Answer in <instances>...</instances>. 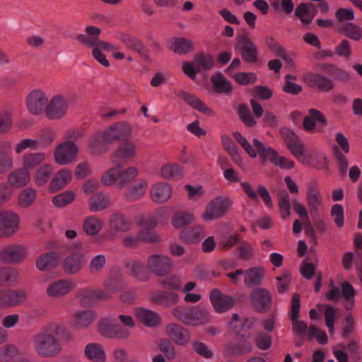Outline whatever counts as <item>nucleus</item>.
<instances>
[{"mask_svg":"<svg viewBox=\"0 0 362 362\" xmlns=\"http://www.w3.org/2000/svg\"><path fill=\"white\" fill-rule=\"evenodd\" d=\"M83 264L84 255L81 252L70 254L62 262L64 271L69 274L78 273L83 268Z\"/></svg>","mask_w":362,"mask_h":362,"instance_id":"28","label":"nucleus"},{"mask_svg":"<svg viewBox=\"0 0 362 362\" xmlns=\"http://www.w3.org/2000/svg\"><path fill=\"white\" fill-rule=\"evenodd\" d=\"M169 49L177 54H186L194 49V42L185 37H177L173 40Z\"/></svg>","mask_w":362,"mask_h":362,"instance_id":"42","label":"nucleus"},{"mask_svg":"<svg viewBox=\"0 0 362 362\" xmlns=\"http://www.w3.org/2000/svg\"><path fill=\"white\" fill-rule=\"evenodd\" d=\"M139 174L136 167H129L123 170L120 166L112 168L105 173L101 177V182L106 186L115 185L118 188L124 187Z\"/></svg>","mask_w":362,"mask_h":362,"instance_id":"4","label":"nucleus"},{"mask_svg":"<svg viewBox=\"0 0 362 362\" xmlns=\"http://www.w3.org/2000/svg\"><path fill=\"white\" fill-rule=\"evenodd\" d=\"M72 173L70 170L63 169L57 172L49 186V192L54 193L64 188L71 181Z\"/></svg>","mask_w":362,"mask_h":362,"instance_id":"36","label":"nucleus"},{"mask_svg":"<svg viewBox=\"0 0 362 362\" xmlns=\"http://www.w3.org/2000/svg\"><path fill=\"white\" fill-rule=\"evenodd\" d=\"M150 193L151 197L154 202L163 203L170 198L172 188L167 183H157L151 187Z\"/></svg>","mask_w":362,"mask_h":362,"instance_id":"32","label":"nucleus"},{"mask_svg":"<svg viewBox=\"0 0 362 362\" xmlns=\"http://www.w3.org/2000/svg\"><path fill=\"white\" fill-rule=\"evenodd\" d=\"M84 354L88 358L94 362H105V353L99 344H87L84 349Z\"/></svg>","mask_w":362,"mask_h":362,"instance_id":"45","label":"nucleus"},{"mask_svg":"<svg viewBox=\"0 0 362 362\" xmlns=\"http://www.w3.org/2000/svg\"><path fill=\"white\" fill-rule=\"evenodd\" d=\"M194 220V216L186 211L175 213L172 217V225L175 228H181L192 223Z\"/></svg>","mask_w":362,"mask_h":362,"instance_id":"56","label":"nucleus"},{"mask_svg":"<svg viewBox=\"0 0 362 362\" xmlns=\"http://www.w3.org/2000/svg\"><path fill=\"white\" fill-rule=\"evenodd\" d=\"M120 40L127 47L137 52L145 61H150L148 50L140 39L129 34H123Z\"/></svg>","mask_w":362,"mask_h":362,"instance_id":"26","label":"nucleus"},{"mask_svg":"<svg viewBox=\"0 0 362 362\" xmlns=\"http://www.w3.org/2000/svg\"><path fill=\"white\" fill-rule=\"evenodd\" d=\"M344 298V306L346 310H350L354 305V297L356 295L355 289L348 281H344L341 284V291Z\"/></svg>","mask_w":362,"mask_h":362,"instance_id":"50","label":"nucleus"},{"mask_svg":"<svg viewBox=\"0 0 362 362\" xmlns=\"http://www.w3.org/2000/svg\"><path fill=\"white\" fill-rule=\"evenodd\" d=\"M48 99L39 90H34L30 92L27 98V107L29 112L35 115H38L45 110Z\"/></svg>","mask_w":362,"mask_h":362,"instance_id":"22","label":"nucleus"},{"mask_svg":"<svg viewBox=\"0 0 362 362\" xmlns=\"http://www.w3.org/2000/svg\"><path fill=\"white\" fill-rule=\"evenodd\" d=\"M265 271L260 267H255L245 272L244 283L249 288L258 286L262 284Z\"/></svg>","mask_w":362,"mask_h":362,"instance_id":"34","label":"nucleus"},{"mask_svg":"<svg viewBox=\"0 0 362 362\" xmlns=\"http://www.w3.org/2000/svg\"><path fill=\"white\" fill-rule=\"evenodd\" d=\"M161 175L165 179H180L182 177V168L177 164H166L161 169Z\"/></svg>","mask_w":362,"mask_h":362,"instance_id":"58","label":"nucleus"},{"mask_svg":"<svg viewBox=\"0 0 362 362\" xmlns=\"http://www.w3.org/2000/svg\"><path fill=\"white\" fill-rule=\"evenodd\" d=\"M59 254L49 252L40 255L36 260V267L40 271H48L54 268L59 262Z\"/></svg>","mask_w":362,"mask_h":362,"instance_id":"35","label":"nucleus"},{"mask_svg":"<svg viewBox=\"0 0 362 362\" xmlns=\"http://www.w3.org/2000/svg\"><path fill=\"white\" fill-rule=\"evenodd\" d=\"M28 298L24 289H0V308H10L18 307Z\"/></svg>","mask_w":362,"mask_h":362,"instance_id":"9","label":"nucleus"},{"mask_svg":"<svg viewBox=\"0 0 362 362\" xmlns=\"http://www.w3.org/2000/svg\"><path fill=\"white\" fill-rule=\"evenodd\" d=\"M229 326L231 332L237 335L245 338L250 337V335H247L246 332L250 329V322L248 320L241 322L238 313L233 314L232 320L230 322Z\"/></svg>","mask_w":362,"mask_h":362,"instance_id":"41","label":"nucleus"},{"mask_svg":"<svg viewBox=\"0 0 362 362\" xmlns=\"http://www.w3.org/2000/svg\"><path fill=\"white\" fill-rule=\"evenodd\" d=\"M193 64L199 72L209 71L214 67V58L211 54L201 52L194 57Z\"/></svg>","mask_w":362,"mask_h":362,"instance_id":"48","label":"nucleus"},{"mask_svg":"<svg viewBox=\"0 0 362 362\" xmlns=\"http://www.w3.org/2000/svg\"><path fill=\"white\" fill-rule=\"evenodd\" d=\"M210 301L218 313H223L230 310L235 303L233 297L223 294L219 289L214 288L210 293Z\"/></svg>","mask_w":362,"mask_h":362,"instance_id":"17","label":"nucleus"},{"mask_svg":"<svg viewBox=\"0 0 362 362\" xmlns=\"http://www.w3.org/2000/svg\"><path fill=\"white\" fill-rule=\"evenodd\" d=\"M68 109L67 100L62 95H56L52 98L45 109L46 116L50 119L62 118Z\"/></svg>","mask_w":362,"mask_h":362,"instance_id":"19","label":"nucleus"},{"mask_svg":"<svg viewBox=\"0 0 362 362\" xmlns=\"http://www.w3.org/2000/svg\"><path fill=\"white\" fill-rule=\"evenodd\" d=\"M148 188V183L144 179H138L124 192V197L128 202H135L141 199Z\"/></svg>","mask_w":362,"mask_h":362,"instance_id":"27","label":"nucleus"},{"mask_svg":"<svg viewBox=\"0 0 362 362\" xmlns=\"http://www.w3.org/2000/svg\"><path fill=\"white\" fill-rule=\"evenodd\" d=\"M280 134L286 148L296 158H298L305 151V145L301 139L291 129L284 127L280 129Z\"/></svg>","mask_w":362,"mask_h":362,"instance_id":"10","label":"nucleus"},{"mask_svg":"<svg viewBox=\"0 0 362 362\" xmlns=\"http://www.w3.org/2000/svg\"><path fill=\"white\" fill-rule=\"evenodd\" d=\"M175 95L183 100L186 103L190 105L192 108L201 112L206 115H214L213 110L206 107L205 104L195 95L189 94V93L177 90L175 91Z\"/></svg>","mask_w":362,"mask_h":362,"instance_id":"25","label":"nucleus"},{"mask_svg":"<svg viewBox=\"0 0 362 362\" xmlns=\"http://www.w3.org/2000/svg\"><path fill=\"white\" fill-rule=\"evenodd\" d=\"M76 288V283L72 280L62 279L52 281L47 288L46 293L52 298L66 296Z\"/></svg>","mask_w":362,"mask_h":362,"instance_id":"18","label":"nucleus"},{"mask_svg":"<svg viewBox=\"0 0 362 362\" xmlns=\"http://www.w3.org/2000/svg\"><path fill=\"white\" fill-rule=\"evenodd\" d=\"M45 159L46 155L45 153L39 152L26 154L23 158V169H26L29 172L30 170H33L42 164Z\"/></svg>","mask_w":362,"mask_h":362,"instance_id":"51","label":"nucleus"},{"mask_svg":"<svg viewBox=\"0 0 362 362\" xmlns=\"http://www.w3.org/2000/svg\"><path fill=\"white\" fill-rule=\"evenodd\" d=\"M18 278V272L8 267L0 268V285L12 286L17 282Z\"/></svg>","mask_w":362,"mask_h":362,"instance_id":"55","label":"nucleus"},{"mask_svg":"<svg viewBox=\"0 0 362 362\" xmlns=\"http://www.w3.org/2000/svg\"><path fill=\"white\" fill-rule=\"evenodd\" d=\"M132 275L141 281H147L149 278L146 267L139 262H134L129 264Z\"/></svg>","mask_w":362,"mask_h":362,"instance_id":"57","label":"nucleus"},{"mask_svg":"<svg viewBox=\"0 0 362 362\" xmlns=\"http://www.w3.org/2000/svg\"><path fill=\"white\" fill-rule=\"evenodd\" d=\"M252 143L263 163L269 160L272 164L281 169H292L294 167L295 163L292 160L280 156L276 151L272 147H266L258 139H253Z\"/></svg>","mask_w":362,"mask_h":362,"instance_id":"5","label":"nucleus"},{"mask_svg":"<svg viewBox=\"0 0 362 362\" xmlns=\"http://www.w3.org/2000/svg\"><path fill=\"white\" fill-rule=\"evenodd\" d=\"M135 314L138 320L148 327H157L161 322V317L157 313L146 308H137Z\"/></svg>","mask_w":362,"mask_h":362,"instance_id":"31","label":"nucleus"},{"mask_svg":"<svg viewBox=\"0 0 362 362\" xmlns=\"http://www.w3.org/2000/svg\"><path fill=\"white\" fill-rule=\"evenodd\" d=\"M173 315L186 325L198 326L210 321L208 311L200 306H177L173 309Z\"/></svg>","mask_w":362,"mask_h":362,"instance_id":"3","label":"nucleus"},{"mask_svg":"<svg viewBox=\"0 0 362 362\" xmlns=\"http://www.w3.org/2000/svg\"><path fill=\"white\" fill-rule=\"evenodd\" d=\"M75 197V194L72 191H66L54 196L52 202L56 207L62 208L71 203Z\"/></svg>","mask_w":362,"mask_h":362,"instance_id":"60","label":"nucleus"},{"mask_svg":"<svg viewBox=\"0 0 362 362\" xmlns=\"http://www.w3.org/2000/svg\"><path fill=\"white\" fill-rule=\"evenodd\" d=\"M49 329L57 337L60 336L64 342H69L74 339V334L62 324L51 322Z\"/></svg>","mask_w":362,"mask_h":362,"instance_id":"59","label":"nucleus"},{"mask_svg":"<svg viewBox=\"0 0 362 362\" xmlns=\"http://www.w3.org/2000/svg\"><path fill=\"white\" fill-rule=\"evenodd\" d=\"M306 195L310 215L317 216L322 205V197L319 189L315 185L310 186L308 189Z\"/></svg>","mask_w":362,"mask_h":362,"instance_id":"30","label":"nucleus"},{"mask_svg":"<svg viewBox=\"0 0 362 362\" xmlns=\"http://www.w3.org/2000/svg\"><path fill=\"white\" fill-rule=\"evenodd\" d=\"M296 159L303 165H308L317 169L325 168L328 163L325 153L318 151H313L312 153L303 152L302 155Z\"/></svg>","mask_w":362,"mask_h":362,"instance_id":"24","label":"nucleus"},{"mask_svg":"<svg viewBox=\"0 0 362 362\" xmlns=\"http://www.w3.org/2000/svg\"><path fill=\"white\" fill-rule=\"evenodd\" d=\"M52 173L53 169L50 164L45 163L40 166L34 175L36 185L42 186L46 184L50 180Z\"/></svg>","mask_w":362,"mask_h":362,"instance_id":"53","label":"nucleus"},{"mask_svg":"<svg viewBox=\"0 0 362 362\" xmlns=\"http://www.w3.org/2000/svg\"><path fill=\"white\" fill-rule=\"evenodd\" d=\"M151 300L155 303H158L166 307H170L178 302L179 297L178 295L175 293L168 291H157L152 295Z\"/></svg>","mask_w":362,"mask_h":362,"instance_id":"43","label":"nucleus"},{"mask_svg":"<svg viewBox=\"0 0 362 362\" xmlns=\"http://www.w3.org/2000/svg\"><path fill=\"white\" fill-rule=\"evenodd\" d=\"M276 280L279 293L284 294L288 291L291 284V273L288 271L284 270L281 276L276 277Z\"/></svg>","mask_w":362,"mask_h":362,"instance_id":"64","label":"nucleus"},{"mask_svg":"<svg viewBox=\"0 0 362 362\" xmlns=\"http://www.w3.org/2000/svg\"><path fill=\"white\" fill-rule=\"evenodd\" d=\"M20 218L12 211L0 213V238H9L15 234L19 228Z\"/></svg>","mask_w":362,"mask_h":362,"instance_id":"15","label":"nucleus"},{"mask_svg":"<svg viewBox=\"0 0 362 362\" xmlns=\"http://www.w3.org/2000/svg\"><path fill=\"white\" fill-rule=\"evenodd\" d=\"M159 350L170 360L176 356L175 349L172 341L168 339H160L157 344Z\"/></svg>","mask_w":362,"mask_h":362,"instance_id":"62","label":"nucleus"},{"mask_svg":"<svg viewBox=\"0 0 362 362\" xmlns=\"http://www.w3.org/2000/svg\"><path fill=\"white\" fill-rule=\"evenodd\" d=\"M233 136L250 157H257L258 153L257 149L255 147L253 148L240 132H235L233 133Z\"/></svg>","mask_w":362,"mask_h":362,"instance_id":"63","label":"nucleus"},{"mask_svg":"<svg viewBox=\"0 0 362 362\" xmlns=\"http://www.w3.org/2000/svg\"><path fill=\"white\" fill-rule=\"evenodd\" d=\"M110 228L116 233H124L130 229L131 221L120 213L113 214L109 219Z\"/></svg>","mask_w":362,"mask_h":362,"instance_id":"39","label":"nucleus"},{"mask_svg":"<svg viewBox=\"0 0 362 362\" xmlns=\"http://www.w3.org/2000/svg\"><path fill=\"white\" fill-rule=\"evenodd\" d=\"M232 205L231 200L225 196H218L211 200L202 214V218L204 221H211L221 218L230 209Z\"/></svg>","mask_w":362,"mask_h":362,"instance_id":"7","label":"nucleus"},{"mask_svg":"<svg viewBox=\"0 0 362 362\" xmlns=\"http://www.w3.org/2000/svg\"><path fill=\"white\" fill-rule=\"evenodd\" d=\"M167 335L178 346L187 345L191 339L189 331L177 323H170L165 327Z\"/></svg>","mask_w":362,"mask_h":362,"instance_id":"21","label":"nucleus"},{"mask_svg":"<svg viewBox=\"0 0 362 362\" xmlns=\"http://www.w3.org/2000/svg\"><path fill=\"white\" fill-rule=\"evenodd\" d=\"M235 49L238 52L243 60L248 64H254L258 58V49L256 45L246 35L237 37V44Z\"/></svg>","mask_w":362,"mask_h":362,"instance_id":"8","label":"nucleus"},{"mask_svg":"<svg viewBox=\"0 0 362 362\" xmlns=\"http://www.w3.org/2000/svg\"><path fill=\"white\" fill-rule=\"evenodd\" d=\"M278 206L281 217L287 218L291 214V203L288 193L286 190L279 191L278 193Z\"/></svg>","mask_w":362,"mask_h":362,"instance_id":"54","label":"nucleus"},{"mask_svg":"<svg viewBox=\"0 0 362 362\" xmlns=\"http://www.w3.org/2000/svg\"><path fill=\"white\" fill-rule=\"evenodd\" d=\"M148 269L158 276H164L170 273L173 263L170 257L161 255H152L148 258Z\"/></svg>","mask_w":362,"mask_h":362,"instance_id":"12","label":"nucleus"},{"mask_svg":"<svg viewBox=\"0 0 362 362\" xmlns=\"http://www.w3.org/2000/svg\"><path fill=\"white\" fill-rule=\"evenodd\" d=\"M320 71L329 77L316 73H308L305 75L306 83L313 88L321 92L328 93L334 88V81L347 82L350 79L349 74L335 64L322 63L319 65Z\"/></svg>","mask_w":362,"mask_h":362,"instance_id":"1","label":"nucleus"},{"mask_svg":"<svg viewBox=\"0 0 362 362\" xmlns=\"http://www.w3.org/2000/svg\"><path fill=\"white\" fill-rule=\"evenodd\" d=\"M95 318L93 310H84L76 313L74 315V327L75 328H85L88 327Z\"/></svg>","mask_w":362,"mask_h":362,"instance_id":"49","label":"nucleus"},{"mask_svg":"<svg viewBox=\"0 0 362 362\" xmlns=\"http://www.w3.org/2000/svg\"><path fill=\"white\" fill-rule=\"evenodd\" d=\"M107 142L105 141L104 132H98L93 134L89 139V148L92 153L95 155L102 154L107 150Z\"/></svg>","mask_w":362,"mask_h":362,"instance_id":"40","label":"nucleus"},{"mask_svg":"<svg viewBox=\"0 0 362 362\" xmlns=\"http://www.w3.org/2000/svg\"><path fill=\"white\" fill-rule=\"evenodd\" d=\"M78 153V147L73 141L59 144L54 151V158L57 163L66 165L73 161Z\"/></svg>","mask_w":362,"mask_h":362,"instance_id":"16","label":"nucleus"},{"mask_svg":"<svg viewBox=\"0 0 362 362\" xmlns=\"http://www.w3.org/2000/svg\"><path fill=\"white\" fill-rule=\"evenodd\" d=\"M132 134L131 126L124 122H116L104 131V139L107 144L127 139Z\"/></svg>","mask_w":362,"mask_h":362,"instance_id":"14","label":"nucleus"},{"mask_svg":"<svg viewBox=\"0 0 362 362\" xmlns=\"http://www.w3.org/2000/svg\"><path fill=\"white\" fill-rule=\"evenodd\" d=\"M316 122H320L323 126L327 124L326 117L320 110L314 108L310 109L308 115L303 119V127L306 132H313L316 125Z\"/></svg>","mask_w":362,"mask_h":362,"instance_id":"33","label":"nucleus"},{"mask_svg":"<svg viewBox=\"0 0 362 362\" xmlns=\"http://www.w3.org/2000/svg\"><path fill=\"white\" fill-rule=\"evenodd\" d=\"M110 204L109 194L103 192L94 193L88 199V206L91 211H100L107 208Z\"/></svg>","mask_w":362,"mask_h":362,"instance_id":"38","label":"nucleus"},{"mask_svg":"<svg viewBox=\"0 0 362 362\" xmlns=\"http://www.w3.org/2000/svg\"><path fill=\"white\" fill-rule=\"evenodd\" d=\"M50 327V323L47 324L33 337V349L42 358H54L62 351V344L54 333L49 329Z\"/></svg>","mask_w":362,"mask_h":362,"instance_id":"2","label":"nucleus"},{"mask_svg":"<svg viewBox=\"0 0 362 362\" xmlns=\"http://www.w3.org/2000/svg\"><path fill=\"white\" fill-rule=\"evenodd\" d=\"M8 180L11 187H22L28 183L30 173L23 168L16 170L9 175Z\"/></svg>","mask_w":362,"mask_h":362,"instance_id":"44","label":"nucleus"},{"mask_svg":"<svg viewBox=\"0 0 362 362\" xmlns=\"http://www.w3.org/2000/svg\"><path fill=\"white\" fill-rule=\"evenodd\" d=\"M86 34H78L76 40L86 47H96L100 50L112 52L119 49V47L112 45L105 41L100 40L99 35L101 33L100 28L88 25L85 29Z\"/></svg>","mask_w":362,"mask_h":362,"instance_id":"6","label":"nucleus"},{"mask_svg":"<svg viewBox=\"0 0 362 362\" xmlns=\"http://www.w3.org/2000/svg\"><path fill=\"white\" fill-rule=\"evenodd\" d=\"M211 81L215 92L217 93L228 94L233 89L231 83L220 72L213 75Z\"/></svg>","mask_w":362,"mask_h":362,"instance_id":"47","label":"nucleus"},{"mask_svg":"<svg viewBox=\"0 0 362 362\" xmlns=\"http://www.w3.org/2000/svg\"><path fill=\"white\" fill-rule=\"evenodd\" d=\"M83 307H93L98 300H105L110 298V294L102 289L92 290L89 288H81L76 295Z\"/></svg>","mask_w":362,"mask_h":362,"instance_id":"13","label":"nucleus"},{"mask_svg":"<svg viewBox=\"0 0 362 362\" xmlns=\"http://www.w3.org/2000/svg\"><path fill=\"white\" fill-rule=\"evenodd\" d=\"M205 235L206 233L204 227L194 226L182 229L179 236L184 243L191 245L199 243Z\"/></svg>","mask_w":362,"mask_h":362,"instance_id":"29","label":"nucleus"},{"mask_svg":"<svg viewBox=\"0 0 362 362\" xmlns=\"http://www.w3.org/2000/svg\"><path fill=\"white\" fill-rule=\"evenodd\" d=\"M103 227V221L101 218L90 216L86 218L83 223L84 232L90 236L97 235Z\"/></svg>","mask_w":362,"mask_h":362,"instance_id":"46","label":"nucleus"},{"mask_svg":"<svg viewBox=\"0 0 362 362\" xmlns=\"http://www.w3.org/2000/svg\"><path fill=\"white\" fill-rule=\"evenodd\" d=\"M25 248L19 245H8L0 251V259L6 264L20 263L25 259Z\"/></svg>","mask_w":362,"mask_h":362,"instance_id":"20","label":"nucleus"},{"mask_svg":"<svg viewBox=\"0 0 362 362\" xmlns=\"http://www.w3.org/2000/svg\"><path fill=\"white\" fill-rule=\"evenodd\" d=\"M249 296L252 306L257 312L266 313L270 309L272 298L268 289L261 287L254 288Z\"/></svg>","mask_w":362,"mask_h":362,"instance_id":"11","label":"nucleus"},{"mask_svg":"<svg viewBox=\"0 0 362 362\" xmlns=\"http://www.w3.org/2000/svg\"><path fill=\"white\" fill-rule=\"evenodd\" d=\"M136 146L132 140L126 139L114 151L111 156V161L116 164L120 160H129L136 157Z\"/></svg>","mask_w":362,"mask_h":362,"instance_id":"23","label":"nucleus"},{"mask_svg":"<svg viewBox=\"0 0 362 362\" xmlns=\"http://www.w3.org/2000/svg\"><path fill=\"white\" fill-rule=\"evenodd\" d=\"M13 166L11 144L4 141L0 144V173H4Z\"/></svg>","mask_w":362,"mask_h":362,"instance_id":"37","label":"nucleus"},{"mask_svg":"<svg viewBox=\"0 0 362 362\" xmlns=\"http://www.w3.org/2000/svg\"><path fill=\"white\" fill-rule=\"evenodd\" d=\"M338 31L355 41H359L362 38V28L351 22L346 23L339 27Z\"/></svg>","mask_w":362,"mask_h":362,"instance_id":"52","label":"nucleus"},{"mask_svg":"<svg viewBox=\"0 0 362 362\" xmlns=\"http://www.w3.org/2000/svg\"><path fill=\"white\" fill-rule=\"evenodd\" d=\"M36 199V191L30 187L23 189L18 197V204L22 207L30 206Z\"/></svg>","mask_w":362,"mask_h":362,"instance_id":"61","label":"nucleus"}]
</instances>
